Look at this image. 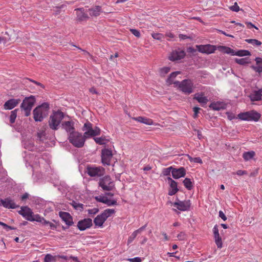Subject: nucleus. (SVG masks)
<instances>
[{"label": "nucleus", "mask_w": 262, "mask_h": 262, "mask_svg": "<svg viewBox=\"0 0 262 262\" xmlns=\"http://www.w3.org/2000/svg\"><path fill=\"white\" fill-rule=\"evenodd\" d=\"M56 256H53L50 254H47L44 258V262H56Z\"/></svg>", "instance_id": "obj_35"}, {"label": "nucleus", "mask_w": 262, "mask_h": 262, "mask_svg": "<svg viewBox=\"0 0 262 262\" xmlns=\"http://www.w3.org/2000/svg\"><path fill=\"white\" fill-rule=\"evenodd\" d=\"M147 226V224H145V225L143 226L142 227H140V228H139L138 229L135 230V231L137 233V234H138L139 233H141L143 231H144L145 230V229L146 228Z\"/></svg>", "instance_id": "obj_58"}, {"label": "nucleus", "mask_w": 262, "mask_h": 262, "mask_svg": "<svg viewBox=\"0 0 262 262\" xmlns=\"http://www.w3.org/2000/svg\"><path fill=\"white\" fill-rule=\"evenodd\" d=\"M219 48L221 51H223L225 53L230 54L232 55H235V51L229 47H227L225 46H220Z\"/></svg>", "instance_id": "obj_32"}, {"label": "nucleus", "mask_w": 262, "mask_h": 262, "mask_svg": "<svg viewBox=\"0 0 262 262\" xmlns=\"http://www.w3.org/2000/svg\"><path fill=\"white\" fill-rule=\"evenodd\" d=\"M209 107L216 111H219L224 108L223 103L220 102H212L209 105Z\"/></svg>", "instance_id": "obj_30"}, {"label": "nucleus", "mask_w": 262, "mask_h": 262, "mask_svg": "<svg viewBox=\"0 0 262 262\" xmlns=\"http://www.w3.org/2000/svg\"><path fill=\"white\" fill-rule=\"evenodd\" d=\"M28 80H29V81L33 82L34 83H35V84L37 85H39L40 86V87H41L42 88H44V86L42 84H41V83L39 82H37L36 81H35L34 80H32V79H29L28 78L27 79Z\"/></svg>", "instance_id": "obj_59"}, {"label": "nucleus", "mask_w": 262, "mask_h": 262, "mask_svg": "<svg viewBox=\"0 0 262 262\" xmlns=\"http://www.w3.org/2000/svg\"><path fill=\"white\" fill-rule=\"evenodd\" d=\"M193 162L200 164H202L203 163L202 159L200 157L194 158Z\"/></svg>", "instance_id": "obj_63"}, {"label": "nucleus", "mask_w": 262, "mask_h": 262, "mask_svg": "<svg viewBox=\"0 0 262 262\" xmlns=\"http://www.w3.org/2000/svg\"><path fill=\"white\" fill-rule=\"evenodd\" d=\"M230 9L234 12H238L239 10V7L236 3H235L234 5L230 7Z\"/></svg>", "instance_id": "obj_52"}, {"label": "nucleus", "mask_w": 262, "mask_h": 262, "mask_svg": "<svg viewBox=\"0 0 262 262\" xmlns=\"http://www.w3.org/2000/svg\"><path fill=\"white\" fill-rule=\"evenodd\" d=\"M86 172L91 177H100L105 173V169L101 167H90L86 168Z\"/></svg>", "instance_id": "obj_9"}, {"label": "nucleus", "mask_w": 262, "mask_h": 262, "mask_svg": "<svg viewBox=\"0 0 262 262\" xmlns=\"http://www.w3.org/2000/svg\"><path fill=\"white\" fill-rule=\"evenodd\" d=\"M82 129L84 132L83 136L85 138V139L91 137L99 135L101 132L100 129L98 127L95 126L94 128H93V124L89 121H87L84 124Z\"/></svg>", "instance_id": "obj_5"}, {"label": "nucleus", "mask_w": 262, "mask_h": 262, "mask_svg": "<svg viewBox=\"0 0 262 262\" xmlns=\"http://www.w3.org/2000/svg\"><path fill=\"white\" fill-rule=\"evenodd\" d=\"M256 66H252V69L256 72L260 74L262 73V58L260 57H256L255 59Z\"/></svg>", "instance_id": "obj_24"}, {"label": "nucleus", "mask_w": 262, "mask_h": 262, "mask_svg": "<svg viewBox=\"0 0 262 262\" xmlns=\"http://www.w3.org/2000/svg\"><path fill=\"white\" fill-rule=\"evenodd\" d=\"M190 201L188 200L174 202L173 204L174 207H176L178 210L182 211L188 210L190 207Z\"/></svg>", "instance_id": "obj_11"}, {"label": "nucleus", "mask_w": 262, "mask_h": 262, "mask_svg": "<svg viewBox=\"0 0 262 262\" xmlns=\"http://www.w3.org/2000/svg\"><path fill=\"white\" fill-rule=\"evenodd\" d=\"M173 84L185 95H189L193 92L194 86L193 81L190 79H184L182 81H176Z\"/></svg>", "instance_id": "obj_1"}, {"label": "nucleus", "mask_w": 262, "mask_h": 262, "mask_svg": "<svg viewBox=\"0 0 262 262\" xmlns=\"http://www.w3.org/2000/svg\"><path fill=\"white\" fill-rule=\"evenodd\" d=\"M18 109H15L11 112V115L10 116V121L11 123H14L16 116H17V112Z\"/></svg>", "instance_id": "obj_41"}, {"label": "nucleus", "mask_w": 262, "mask_h": 262, "mask_svg": "<svg viewBox=\"0 0 262 262\" xmlns=\"http://www.w3.org/2000/svg\"><path fill=\"white\" fill-rule=\"evenodd\" d=\"M69 142L72 144L73 146L77 148H80L84 146L85 138L83 135L78 132L72 133L69 135Z\"/></svg>", "instance_id": "obj_4"}, {"label": "nucleus", "mask_w": 262, "mask_h": 262, "mask_svg": "<svg viewBox=\"0 0 262 262\" xmlns=\"http://www.w3.org/2000/svg\"><path fill=\"white\" fill-rule=\"evenodd\" d=\"M255 155V152L253 151L245 152L243 154V157L246 161H248L253 158Z\"/></svg>", "instance_id": "obj_38"}, {"label": "nucleus", "mask_w": 262, "mask_h": 262, "mask_svg": "<svg viewBox=\"0 0 262 262\" xmlns=\"http://www.w3.org/2000/svg\"><path fill=\"white\" fill-rule=\"evenodd\" d=\"M236 173L238 176H243L247 174V172L246 170H238L236 171Z\"/></svg>", "instance_id": "obj_61"}, {"label": "nucleus", "mask_w": 262, "mask_h": 262, "mask_svg": "<svg viewBox=\"0 0 262 262\" xmlns=\"http://www.w3.org/2000/svg\"><path fill=\"white\" fill-rule=\"evenodd\" d=\"M62 126L69 133V135L72 133H75V128L74 127V124L71 121H66L62 123Z\"/></svg>", "instance_id": "obj_25"}, {"label": "nucleus", "mask_w": 262, "mask_h": 262, "mask_svg": "<svg viewBox=\"0 0 262 262\" xmlns=\"http://www.w3.org/2000/svg\"><path fill=\"white\" fill-rule=\"evenodd\" d=\"M171 173L174 179H178L185 177L186 175V170L184 167H180L178 169L173 168Z\"/></svg>", "instance_id": "obj_19"}, {"label": "nucleus", "mask_w": 262, "mask_h": 262, "mask_svg": "<svg viewBox=\"0 0 262 262\" xmlns=\"http://www.w3.org/2000/svg\"><path fill=\"white\" fill-rule=\"evenodd\" d=\"M245 41L256 47L260 46L262 43L260 41L255 39H247Z\"/></svg>", "instance_id": "obj_34"}, {"label": "nucleus", "mask_w": 262, "mask_h": 262, "mask_svg": "<svg viewBox=\"0 0 262 262\" xmlns=\"http://www.w3.org/2000/svg\"><path fill=\"white\" fill-rule=\"evenodd\" d=\"M134 119L139 122L142 123L146 125H152L154 124L152 119L146 117L140 116L138 117L134 118Z\"/></svg>", "instance_id": "obj_28"}, {"label": "nucleus", "mask_w": 262, "mask_h": 262, "mask_svg": "<svg viewBox=\"0 0 262 262\" xmlns=\"http://www.w3.org/2000/svg\"><path fill=\"white\" fill-rule=\"evenodd\" d=\"M89 11L91 16H98L101 12V8L100 6H96L89 9Z\"/></svg>", "instance_id": "obj_29"}, {"label": "nucleus", "mask_w": 262, "mask_h": 262, "mask_svg": "<svg viewBox=\"0 0 262 262\" xmlns=\"http://www.w3.org/2000/svg\"><path fill=\"white\" fill-rule=\"evenodd\" d=\"M235 55L238 56H250L251 55V53L248 50H241L235 52Z\"/></svg>", "instance_id": "obj_37"}, {"label": "nucleus", "mask_w": 262, "mask_h": 262, "mask_svg": "<svg viewBox=\"0 0 262 262\" xmlns=\"http://www.w3.org/2000/svg\"><path fill=\"white\" fill-rule=\"evenodd\" d=\"M98 211H99V209L97 208H93L91 209H89L88 210L89 215L91 217H93L94 215L97 213L98 212Z\"/></svg>", "instance_id": "obj_48"}, {"label": "nucleus", "mask_w": 262, "mask_h": 262, "mask_svg": "<svg viewBox=\"0 0 262 262\" xmlns=\"http://www.w3.org/2000/svg\"><path fill=\"white\" fill-rule=\"evenodd\" d=\"M130 31L132 32V33L134 34L135 36L137 37H140V33L138 30L132 29L130 30Z\"/></svg>", "instance_id": "obj_53"}, {"label": "nucleus", "mask_w": 262, "mask_h": 262, "mask_svg": "<svg viewBox=\"0 0 262 262\" xmlns=\"http://www.w3.org/2000/svg\"><path fill=\"white\" fill-rule=\"evenodd\" d=\"M95 199L97 201L105 204L109 206L117 205V201L116 200H110L105 196L99 195L96 196Z\"/></svg>", "instance_id": "obj_18"}, {"label": "nucleus", "mask_w": 262, "mask_h": 262, "mask_svg": "<svg viewBox=\"0 0 262 262\" xmlns=\"http://www.w3.org/2000/svg\"><path fill=\"white\" fill-rule=\"evenodd\" d=\"M0 225H2L4 227V228H5L7 231H8L9 230L14 229V228L9 226L6 224L5 223L1 222H0Z\"/></svg>", "instance_id": "obj_56"}, {"label": "nucleus", "mask_w": 262, "mask_h": 262, "mask_svg": "<svg viewBox=\"0 0 262 262\" xmlns=\"http://www.w3.org/2000/svg\"><path fill=\"white\" fill-rule=\"evenodd\" d=\"M59 216L64 221L68 226H70L73 224V219L69 213L66 212H60Z\"/></svg>", "instance_id": "obj_21"}, {"label": "nucleus", "mask_w": 262, "mask_h": 262, "mask_svg": "<svg viewBox=\"0 0 262 262\" xmlns=\"http://www.w3.org/2000/svg\"><path fill=\"white\" fill-rule=\"evenodd\" d=\"M196 48L199 52L207 54L213 53L216 50V47L211 45L196 46Z\"/></svg>", "instance_id": "obj_12"}, {"label": "nucleus", "mask_w": 262, "mask_h": 262, "mask_svg": "<svg viewBox=\"0 0 262 262\" xmlns=\"http://www.w3.org/2000/svg\"><path fill=\"white\" fill-rule=\"evenodd\" d=\"M186 234L184 232H181L177 236L179 240L182 241L185 238Z\"/></svg>", "instance_id": "obj_55"}, {"label": "nucleus", "mask_w": 262, "mask_h": 262, "mask_svg": "<svg viewBox=\"0 0 262 262\" xmlns=\"http://www.w3.org/2000/svg\"><path fill=\"white\" fill-rule=\"evenodd\" d=\"M183 184L188 190H191L193 187L192 183L189 178H185L183 181Z\"/></svg>", "instance_id": "obj_36"}, {"label": "nucleus", "mask_w": 262, "mask_h": 262, "mask_svg": "<svg viewBox=\"0 0 262 262\" xmlns=\"http://www.w3.org/2000/svg\"><path fill=\"white\" fill-rule=\"evenodd\" d=\"M185 56V53L184 51L182 50H175L171 53L169 59L171 61H175L183 58Z\"/></svg>", "instance_id": "obj_17"}, {"label": "nucleus", "mask_w": 262, "mask_h": 262, "mask_svg": "<svg viewBox=\"0 0 262 262\" xmlns=\"http://www.w3.org/2000/svg\"><path fill=\"white\" fill-rule=\"evenodd\" d=\"M99 185L104 191H111L115 188L114 182L109 176H105L101 178Z\"/></svg>", "instance_id": "obj_7"}, {"label": "nucleus", "mask_w": 262, "mask_h": 262, "mask_svg": "<svg viewBox=\"0 0 262 262\" xmlns=\"http://www.w3.org/2000/svg\"><path fill=\"white\" fill-rule=\"evenodd\" d=\"M251 101H258L262 99V89L253 91L249 95Z\"/></svg>", "instance_id": "obj_22"}, {"label": "nucleus", "mask_w": 262, "mask_h": 262, "mask_svg": "<svg viewBox=\"0 0 262 262\" xmlns=\"http://www.w3.org/2000/svg\"><path fill=\"white\" fill-rule=\"evenodd\" d=\"M213 233H214V238L215 237L218 238V237L220 236V234H219L218 226L217 225H215L214 226V227L213 228Z\"/></svg>", "instance_id": "obj_51"}, {"label": "nucleus", "mask_w": 262, "mask_h": 262, "mask_svg": "<svg viewBox=\"0 0 262 262\" xmlns=\"http://www.w3.org/2000/svg\"><path fill=\"white\" fill-rule=\"evenodd\" d=\"M113 157L112 151L108 149H103L101 150V161L103 165H110Z\"/></svg>", "instance_id": "obj_10"}, {"label": "nucleus", "mask_w": 262, "mask_h": 262, "mask_svg": "<svg viewBox=\"0 0 262 262\" xmlns=\"http://www.w3.org/2000/svg\"><path fill=\"white\" fill-rule=\"evenodd\" d=\"M246 25H247V27L249 28V29H251L252 28H255L256 30H258V28H257L256 26H255L253 24H252L250 22H247L246 23Z\"/></svg>", "instance_id": "obj_62"}, {"label": "nucleus", "mask_w": 262, "mask_h": 262, "mask_svg": "<svg viewBox=\"0 0 262 262\" xmlns=\"http://www.w3.org/2000/svg\"><path fill=\"white\" fill-rule=\"evenodd\" d=\"M35 102V99L34 96L26 97L23 100L21 104L20 107L25 112V116H28L30 115V112Z\"/></svg>", "instance_id": "obj_8"}, {"label": "nucleus", "mask_w": 262, "mask_h": 262, "mask_svg": "<svg viewBox=\"0 0 262 262\" xmlns=\"http://www.w3.org/2000/svg\"><path fill=\"white\" fill-rule=\"evenodd\" d=\"M63 118L64 114L60 111L53 112L50 116L49 120V126L50 128L53 130H57Z\"/></svg>", "instance_id": "obj_3"}, {"label": "nucleus", "mask_w": 262, "mask_h": 262, "mask_svg": "<svg viewBox=\"0 0 262 262\" xmlns=\"http://www.w3.org/2000/svg\"><path fill=\"white\" fill-rule=\"evenodd\" d=\"M219 216L224 221H226L227 220V217L222 211H219Z\"/></svg>", "instance_id": "obj_60"}, {"label": "nucleus", "mask_w": 262, "mask_h": 262, "mask_svg": "<svg viewBox=\"0 0 262 262\" xmlns=\"http://www.w3.org/2000/svg\"><path fill=\"white\" fill-rule=\"evenodd\" d=\"M167 180L168 181L170 187L168 191V195L171 196L173 195L179 190L177 182L172 180L170 177H168L167 178Z\"/></svg>", "instance_id": "obj_15"}, {"label": "nucleus", "mask_w": 262, "mask_h": 262, "mask_svg": "<svg viewBox=\"0 0 262 262\" xmlns=\"http://www.w3.org/2000/svg\"><path fill=\"white\" fill-rule=\"evenodd\" d=\"M37 139L40 141H43L45 139L46 133L43 130L39 131L37 134Z\"/></svg>", "instance_id": "obj_44"}, {"label": "nucleus", "mask_w": 262, "mask_h": 262, "mask_svg": "<svg viewBox=\"0 0 262 262\" xmlns=\"http://www.w3.org/2000/svg\"><path fill=\"white\" fill-rule=\"evenodd\" d=\"M180 74V72L176 71L171 73L166 80V82L168 85H171L173 83V79L176 77L177 75Z\"/></svg>", "instance_id": "obj_31"}, {"label": "nucleus", "mask_w": 262, "mask_h": 262, "mask_svg": "<svg viewBox=\"0 0 262 262\" xmlns=\"http://www.w3.org/2000/svg\"><path fill=\"white\" fill-rule=\"evenodd\" d=\"M75 10L76 11V15L78 19L80 20H83L89 18L88 14L84 12V9L83 8H77Z\"/></svg>", "instance_id": "obj_26"}, {"label": "nucleus", "mask_w": 262, "mask_h": 262, "mask_svg": "<svg viewBox=\"0 0 262 262\" xmlns=\"http://www.w3.org/2000/svg\"><path fill=\"white\" fill-rule=\"evenodd\" d=\"M235 61L237 63L241 65H246L249 63L248 58H243L241 59L236 58Z\"/></svg>", "instance_id": "obj_40"}, {"label": "nucleus", "mask_w": 262, "mask_h": 262, "mask_svg": "<svg viewBox=\"0 0 262 262\" xmlns=\"http://www.w3.org/2000/svg\"><path fill=\"white\" fill-rule=\"evenodd\" d=\"M193 99L196 100L199 103L203 104H206L208 101L207 97L204 96L203 92L195 94Z\"/></svg>", "instance_id": "obj_23"}, {"label": "nucleus", "mask_w": 262, "mask_h": 262, "mask_svg": "<svg viewBox=\"0 0 262 262\" xmlns=\"http://www.w3.org/2000/svg\"><path fill=\"white\" fill-rule=\"evenodd\" d=\"M93 225L92 220L90 218L84 219L79 221L77 223V228L81 231L90 228Z\"/></svg>", "instance_id": "obj_14"}, {"label": "nucleus", "mask_w": 262, "mask_h": 262, "mask_svg": "<svg viewBox=\"0 0 262 262\" xmlns=\"http://www.w3.org/2000/svg\"><path fill=\"white\" fill-rule=\"evenodd\" d=\"M32 219V220H31V222L36 221V222H40V223L42 222V221L44 220V218L43 217H41L39 214H36L34 215H33Z\"/></svg>", "instance_id": "obj_45"}, {"label": "nucleus", "mask_w": 262, "mask_h": 262, "mask_svg": "<svg viewBox=\"0 0 262 262\" xmlns=\"http://www.w3.org/2000/svg\"><path fill=\"white\" fill-rule=\"evenodd\" d=\"M106 220V219L101 213L94 219V223L96 226L101 227Z\"/></svg>", "instance_id": "obj_27"}, {"label": "nucleus", "mask_w": 262, "mask_h": 262, "mask_svg": "<svg viewBox=\"0 0 262 262\" xmlns=\"http://www.w3.org/2000/svg\"><path fill=\"white\" fill-rule=\"evenodd\" d=\"M71 204L73 208L77 210L81 211L83 209L84 205L83 204L73 201Z\"/></svg>", "instance_id": "obj_33"}, {"label": "nucleus", "mask_w": 262, "mask_h": 262, "mask_svg": "<svg viewBox=\"0 0 262 262\" xmlns=\"http://www.w3.org/2000/svg\"><path fill=\"white\" fill-rule=\"evenodd\" d=\"M195 131L197 133V136H198V137L199 139H201L203 138V136L202 134V133L200 130H195Z\"/></svg>", "instance_id": "obj_64"}, {"label": "nucleus", "mask_w": 262, "mask_h": 262, "mask_svg": "<svg viewBox=\"0 0 262 262\" xmlns=\"http://www.w3.org/2000/svg\"><path fill=\"white\" fill-rule=\"evenodd\" d=\"M151 36L154 39L159 40H161L163 37V34L161 33H152Z\"/></svg>", "instance_id": "obj_49"}, {"label": "nucleus", "mask_w": 262, "mask_h": 262, "mask_svg": "<svg viewBox=\"0 0 262 262\" xmlns=\"http://www.w3.org/2000/svg\"><path fill=\"white\" fill-rule=\"evenodd\" d=\"M94 139L96 143L99 145H103L105 144L106 139L105 137H101L100 138H94Z\"/></svg>", "instance_id": "obj_43"}, {"label": "nucleus", "mask_w": 262, "mask_h": 262, "mask_svg": "<svg viewBox=\"0 0 262 262\" xmlns=\"http://www.w3.org/2000/svg\"><path fill=\"white\" fill-rule=\"evenodd\" d=\"M18 213L21 215L28 221H31L32 220L33 212L32 210L27 206H23L18 211Z\"/></svg>", "instance_id": "obj_13"}, {"label": "nucleus", "mask_w": 262, "mask_h": 262, "mask_svg": "<svg viewBox=\"0 0 262 262\" xmlns=\"http://www.w3.org/2000/svg\"><path fill=\"white\" fill-rule=\"evenodd\" d=\"M20 102L19 99H10L4 104V109L5 110H12Z\"/></svg>", "instance_id": "obj_16"}, {"label": "nucleus", "mask_w": 262, "mask_h": 262, "mask_svg": "<svg viewBox=\"0 0 262 262\" xmlns=\"http://www.w3.org/2000/svg\"><path fill=\"white\" fill-rule=\"evenodd\" d=\"M260 118V114L253 110L249 112L241 113L237 115V118L239 119L248 121H257Z\"/></svg>", "instance_id": "obj_6"}, {"label": "nucleus", "mask_w": 262, "mask_h": 262, "mask_svg": "<svg viewBox=\"0 0 262 262\" xmlns=\"http://www.w3.org/2000/svg\"><path fill=\"white\" fill-rule=\"evenodd\" d=\"M49 110V105L48 103H43L37 106L33 112V118L35 121L41 122L43 118L47 116Z\"/></svg>", "instance_id": "obj_2"}, {"label": "nucleus", "mask_w": 262, "mask_h": 262, "mask_svg": "<svg viewBox=\"0 0 262 262\" xmlns=\"http://www.w3.org/2000/svg\"><path fill=\"white\" fill-rule=\"evenodd\" d=\"M128 260L130 262H141V259L140 257H137L132 258H128Z\"/></svg>", "instance_id": "obj_57"}, {"label": "nucleus", "mask_w": 262, "mask_h": 262, "mask_svg": "<svg viewBox=\"0 0 262 262\" xmlns=\"http://www.w3.org/2000/svg\"><path fill=\"white\" fill-rule=\"evenodd\" d=\"M201 110V108L199 107H194L193 108V111L194 112V115H193V117L194 118H196L198 116V114L200 111V110Z\"/></svg>", "instance_id": "obj_54"}, {"label": "nucleus", "mask_w": 262, "mask_h": 262, "mask_svg": "<svg viewBox=\"0 0 262 262\" xmlns=\"http://www.w3.org/2000/svg\"><path fill=\"white\" fill-rule=\"evenodd\" d=\"M138 234L135 231L132 233V234L130 235V236H129L128 240H127V245H129L131 243L133 242L134 239L136 238V237L137 236Z\"/></svg>", "instance_id": "obj_47"}, {"label": "nucleus", "mask_w": 262, "mask_h": 262, "mask_svg": "<svg viewBox=\"0 0 262 262\" xmlns=\"http://www.w3.org/2000/svg\"><path fill=\"white\" fill-rule=\"evenodd\" d=\"M170 71V68L164 67L160 69V75L162 77H164Z\"/></svg>", "instance_id": "obj_42"}, {"label": "nucleus", "mask_w": 262, "mask_h": 262, "mask_svg": "<svg viewBox=\"0 0 262 262\" xmlns=\"http://www.w3.org/2000/svg\"><path fill=\"white\" fill-rule=\"evenodd\" d=\"M1 206L9 209H15L19 207L10 198H7L4 200H2Z\"/></svg>", "instance_id": "obj_20"}, {"label": "nucleus", "mask_w": 262, "mask_h": 262, "mask_svg": "<svg viewBox=\"0 0 262 262\" xmlns=\"http://www.w3.org/2000/svg\"><path fill=\"white\" fill-rule=\"evenodd\" d=\"M115 212L113 209H107L101 213L106 219Z\"/></svg>", "instance_id": "obj_39"}, {"label": "nucleus", "mask_w": 262, "mask_h": 262, "mask_svg": "<svg viewBox=\"0 0 262 262\" xmlns=\"http://www.w3.org/2000/svg\"><path fill=\"white\" fill-rule=\"evenodd\" d=\"M214 238H215V242L217 245V248H221L222 247V241L221 237L220 236V237H218V238L215 237Z\"/></svg>", "instance_id": "obj_50"}, {"label": "nucleus", "mask_w": 262, "mask_h": 262, "mask_svg": "<svg viewBox=\"0 0 262 262\" xmlns=\"http://www.w3.org/2000/svg\"><path fill=\"white\" fill-rule=\"evenodd\" d=\"M172 169L173 167L172 166L166 168H164L162 170V173L164 176H170V172L172 170Z\"/></svg>", "instance_id": "obj_46"}]
</instances>
